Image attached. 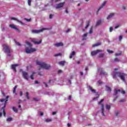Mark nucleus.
Masks as SVG:
<instances>
[{
    "label": "nucleus",
    "instance_id": "f257e3e1",
    "mask_svg": "<svg viewBox=\"0 0 127 127\" xmlns=\"http://www.w3.org/2000/svg\"><path fill=\"white\" fill-rule=\"evenodd\" d=\"M126 75V73H122L119 71H114L113 74L114 79H117V77H119V78H120V79H121L124 82H126V79L125 78Z\"/></svg>",
    "mask_w": 127,
    "mask_h": 127
},
{
    "label": "nucleus",
    "instance_id": "f03ea898",
    "mask_svg": "<svg viewBox=\"0 0 127 127\" xmlns=\"http://www.w3.org/2000/svg\"><path fill=\"white\" fill-rule=\"evenodd\" d=\"M36 64L38 66H40L41 68L45 69L46 70L50 69V67H51L50 64H47L41 61H36Z\"/></svg>",
    "mask_w": 127,
    "mask_h": 127
},
{
    "label": "nucleus",
    "instance_id": "7ed1b4c3",
    "mask_svg": "<svg viewBox=\"0 0 127 127\" xmlns=\"http://www.w3.org/2000/svg\"><path fill=\"white\" fill-rule=\"evenodd\" d=\"M9 98V96H7L6 97V98L5 99H0V102L1 103H4V106L3 107H2V108L1 109V111H2L3 112V116L4 117H5V115H6V114L5 113V107L6 106V104L7 103V101H8V98Z\"/></svg>",
    "mask_w": 127,
    "mask_h": 127
},
{
    "label": "nucleus",
    "instance_id": "20e7f679",
    "mask_svg": "<svg viewBox=\"0 0 127 127\" xmlns=\"http://www.w3.org/2000/svg\"><path fill=\"white\" fill-rule=\"evenodd\" d=\"M3 49L5 52V53H7L8 56L9 57H11V55L10 53H11V50L9 49V47H8V46L6 44L3 45Z\"/></svg>",
    "mask_w": 127,
    "mask_h": 127
},
{
    "label": "nucleus",
    "instance_id": "39448f33",
    "mask_svg": "<svg viewBox=\"0 0 127 127\" xmlns=\"http://www.w3.org/2000/svg\"><path fill=\"white\" fill-rule=\"evenodd\" d=\"M104 102V99H102L100 102L98 103V105H101V113L102 114V116H105V114L104 113V107L105 105L103 104Z\"/></svg>",
    "mask_w": 127,
    "mask_h": 127
},
{
    "label": "nucleus",
    "instance_id": "423d86ee",
    "mask_svg": "<svg viewBox=\"0 0 127 127\" xmlns=\"http://www.w3.org/2000/svg\"><path fill=\"white\" fill-rule=\"evenodd\" d=\"M46 28H43L41 29L40 30H33L32 31V33H34V34H38V33H40V32H42L43 31H44V30H46Z\"/></svg>",
    "mask_w": 127,
    "mask_h": 127
},
{
    "label": "nucleus",
    "instance_id": "0eeeda50",
    "mask_svg": "<svg viewBox=\"0 0 127 127\" xmlns=\"http://www.w3.org/2000/svg\"><path fill=\"white\" fill-rule=\"evenodd\" d=\"M26 53H27V54H29V53H32V52H35L36 51V49L33 48V49H28L26 48L25 49Z\"/></svg>",
    "mask_w": 127,
    "mask_h": 127
},
{
    "label": "nucleus",
    "instance_id": "6e6552de",
    "mask_svg": "<svg viewBox=\"0 0 127 127\" xmlns=\"http://www.w3.org/2000/svg\"><path fill=\"white\" fill-rule=\"evenodd\" d=\"M102 51H103L101 50H97L96 51H92L91 53V56H95V55H97L98 53L102 52Z\"/></svg>",
    "mask_w": 127,
    "mask_h": 127
},
{
    "label": "nucleus",
    "instance_id": "1a4fd4ad",
    "mask_svg": "<svg viewBox=\"0 0 127 127\" xmlns=\"http://www.w3.org/2000/svg\"><path fill=\"white\" fill-rule=\"evenodd\" d=\"M22 74L24 79H25L26 80L28 81V73H27V72L25 71H23Z\"/></svg>",
    "mask_w": 127,
    "mask_h": 127
},
{
    "label": "nucleus",
    "instance_id": "9d476101",
    "mask_svg": "<svg viewBox=\"0 0 127 127\" xmlns=\"http://www.w3.org/2000/svg\"><path fill=\"white\" fill-rule=\"evenodd\" d=\"M32 42H33V43H34V44L36 45H38V44H40L41 43V42H42V41L41 40H40L39 42L36 41V39H32L31 40Z\"/></svg>",
    "mask_w": 127,
    "mask_h": 127
},
{
    "label": "nucleus",
    "instance_id": "9b49d317",
    "mask_svg": "<svg viewBox=\"0 0 127 127\" xmlns=\"http://www.w3.org/2000/svg\"><path fill=\"white\" fill-rule=\"evenodd\" d=\"M98 71H100V75H107V72H106L105 71L103 70V68H98Z\"/></svg>",
    "mask_w": 127,
    "mask_h": 127
},
{
    "label": "nucleus",
    "instance_id": "f8f14e48",
    "mask_svg": "<svg viewBox=\"0 0 127 127\" xmlns=\"http://www.w3.org/2000/svg\"><path fill=\"white\" fill-rule=\"evenodd\" d=\"M65 3L64 2H62V3H60L59 4H57L56 8L57 9L58 8H61V7H63V6H64V4Z\"/></svg>",
    "mask_w": 127,
    "mask_h": 127
},
{
    "label": "nucleus",
    "instance_id": "ddd939ff",
    "mask_svg": "<svg viewBox=\"0 0 127 127\" xmlns=\"http://www.w3.org/2000/svg\"><path fill=\"white\" fill-rule=\"evenodd\" d=\"M106 3H107V1H105L101 5V6L98 8V9L97 10V12H99V11H100V10H101V9L103 8V7H104V6H105V5H106Z\"/></svg>",
    "mask_w": 127,
    "mask_h": 127
},
{
    "label": "nucleus",
    "instance_id": "4468645a",
    "mask_svg": "<svg viewBox=\"0 0 127 127\" xmlns=\"http://www.w3.org/2000/svg\"><path fill=\"white\" fill-rule=\"evenodd\" d=\"M18 66V64H12L11 65V69L14 71V72H16V67Z\"/></svg>",
    "mask_w": 127,
    "mask_h": 127
},
{
    "label": "nucleus",
    "instance_id": "2eb2a0df",
    "mask_svg": "<svg viewBox=\"0 0 127 127\" xmlns=\"http://www.w3.org/2000/svg\"><path fill=\"white\" fill-rule=\"evenodd\" d=\"M9 26L13 29H15V30H17V31H20V30H19V29H18L16 27L14 26V25L10 24Z\"/></svg>",
    "mask_w": 127,
    "mask_h": 127
},
{
    "label": "nucleus",
    "instance_id": "dca6fc26",
    "mask_svg": "<svg viewBox=\"0 0 127 127\" xmlns=\"http://www.w3.org/2000/svg\"><path fill=\"white\" fill-rule=\"evenodd\" d=\"M63 43H57L55 44V46H56V47H60V46H63Z\"/></svg>",
    "mask_w": 127,
    "mask_h": 127
},
{
    "label": "nucleus",
    "instance_id": "f3484780",
    "mask_svg": "<svg viewBox=\"0 0 127 127\" xmlns=\"http://www.w3.org/2000/svg\"><path fill=\"white\" fill-rule=\"evenodd\" d=\"M115 16V13H111L107 17V19H110V18H112L113 16Z\"/></svg>",
    "mask_w": 127,
    "mask_h": 127
},
{
    "label": "nucleus",
    "instance_id": "a211bd4d",
    "mask_svg": "<svg viewBox=\"0 0 127 127\" xmlns=\"http://www.w3.org/2000/svg\"><path fill=\"white\" fill-rule=\"evenodd\" d=\"M102 45V43L99 42V43H97L94 45H92V47H97V46H100V45Z\"/></svg>",
    "mask_w": 127,
    "mask_h": 127
},
{
    "label": "nucleus",
    "instance_id": "6ab92c4d",
    "mask_svg": "<svg viewBox=\"0 0 127 127\" xmlns=\"http://www.w3.org/2000/svg\"><path fill=\"white\" fill-rule=\"evenodd\" d=\"M89 90L91 91L92 93H94V94H96V90L93 89V87L91 86L89 87Z\"/></svg>",
    "mask_w": 127,
    "mask_h": 127
},
{
    "label": "nucleus",
    "instance_id": "aec40b11",
    "mask_svg": "<svg viewBox=\"0 0 127 127\" xmlns=\"http://www.w3.org/2000/svg\"><path fill=\"white\" fill-rule=\"evenodd\" d=\"M75 54H76V53H75V51L72 52V53L70 54V55L69 56L70 59L73 58V56H75Z\"/></svg>",
    "mask_w": 127,
    "mask_h": 127
},
{
    "label": "nucleus",
    "instance_id": "412c9836",
    "mask_svg": "<svg viewBox=\"0 0 127 127\" xmlns=\"http://www.w3.org/2000/svg\"><path fill=\"white\" fill-rule=\"evenodd\" d=\"M11 19H12V20H16V21H18V22H19L20 23L22 24V22H21V21H19L18 19H16V18L12 17L11 18Z\"/></svg>",
    "mask_w": 127,
    "mask_h": 127
},
{
    "label": "nucleus",
    "instance_id": "4be33fe9",
    "mask_svg": "<svg viewBox=\"0 0 127 127\" xmlns=\"http://www.w3.org/2000/svg\"><path fill=\"white\" fill-rule=\"evenodd\" d=\"M90 23H91V21H88V22H87L86 25L85 27V29H87L88 27H89V26H90Z\"/></svg>",
    "mask_w": 127,
    "mask_h": 127
},
{
    "label": "nucleus",
    "instance_id": "5701e85b",
    "mask_svg": "<svg viewBox=\"0 0 127 127\" xmlns=\"http://www.w3.org/2000/svg\"><path fill=\"white\" fill-rule=\"evenodd\" d=\"M16 88H17V85L15 86L13 88V94H15V95H17V94H16V93H15V92L16 91Z\"/></svg>",
    "mask_w": 127,
    "mask_h": 127
},
{
    "label": "nucleus",
    "instance_id": "b1692460",
    "mask_svg": "<svg viewBox=\"0 0 127 127\" xmlns=\"http://www.w3.org/2000/svg\"><path fill=\"white\" fill-rule=\"evenodd\" d=\"M12 110L13 111V112H14V113H16L17 114V113L18 112V110H17V109L15 108V107H12Z\"/></svg>",
    "mask_w": 127,
    "mask_h": 127
},
{
    "label": "nucleus",
    "instance_id": "393cba45",
    "mask_svg": "<svg viewBox=\"0 0 127 127\" xmlns=\"http://www.w3.org/2000/svg\"><path fill=\"white\" fill-rule=\"evenodd\" d=\"M106 91H107V92H111L112 91V89L111 88V87L108 86H106Z\"/></svg>",
    "mask_w": 127,
    "mask_h": 127
},
{
    "label": "nucleus",
    "instance_id": "a878e982",
    "mask_svg": "<svg viewBox=\"0 0 127 127\" xmlns=\"http://www.w3.org/2000/svg\"><path fill=\"white\" fill-rule=\"evenodd\" d=\"M25 43L27 45H28V46H29V47H32V44H31L29 42L26 41Z\"/></svg>",
    "mask_w": 127,
    "mask_h": 127
},
{
    "label": "nucleus",
    "instance_id": "bb28decb",
    "mask_svg": "<svg viewBox=\"0 0 127 127\" xmlns=\"http://www.w3.org/2000/svg\"><path fill=\"white\" fill-rule=\"evenodd\" d=\"M101 22H101V20H99L96 22V26H98L100 25V24H101Z\"/></svg>",
    "mask_w": 127,
    "mask_h": 127
},
{
    "label": "nucleus",
    "instance_id": "cd10ccee",
    "mask_svg": "<svg viewBox=\"0 0 127 127\" xmlns=\"http://www.w3.org/2000/svg\"><path fill=\"white\" fill-rule=\"evenodd\" d=\"M26 98H27V100H29V93L28 92H26Z\"/></svg>",
    "mask_w": 127,
    "mask_h": 127
},
{
    "label": "nucleus",
    "instance_id": "c85d7f7f",
    "mask_svg": "<svg viewBox=\"0 0 127 127\" xmlns=\"http://www.w3.org/2000/svg\"><path fill=\"white\" fill-rule=\"evenodd\" d=\"M62 54H61V53H58V54H55V55H54V56H55V57H58V56H62Z\"/></svg>",
    "mask_w": 127,
    "mask_h": 127
},
{
    "label": "nucleus",
    "instance_id": "c756f323",
    "mask_svg": "<svg viewBox=\"0 0 127 127\" xmlns=\"http://www.w3.org/2000/svg\"><path fill=\"white\" fill-rule=\"evenodd\" d=\"M87 35H88V33L84 34L83 36V38L82 39V40H86V39H85V37H87Z\"/></svg>",
    "mask_w": 127,
    "mask_h": 127
},
{
    "label": "nucleus",
    "instance_id": "7c9ffc66",
    "mask_svg": "<svg viewBox=\"0 0 127 127\" xmlns=\"http://www.w3.org/2000/svg\"><path fill=\"white\" fill-rule=\"evenodd\" d=\"M89 34H92L93 33V27H91L89 30Z\"/></svg>",
    "mask_w": 127,
    "mask_h": 127
},
{
    "label": "nucleus",
    "instance_id": "2f4dec72",
    "mask_svg": "<svg viewBox=\"0 0 127 127\" xmlns=\"http://www.w3.org/2000/svg\"><path fill=\"white\" fill-rule=\"evenodd\" d=\"M34 74H35V72H33L32 75L30 76V78L32 80H34V78L33 77V76H34Z\"/></svg>",
    "mask_w": 127,
    "mask_h": 127
},
{
    "label": "nucleus",
    "instance_id": "473e14b6",
    "mask_svg": "<svg viewBox=\"0 0 127 127\" xmlns=\"http://www.w3.org/2000/svg\"><path fill=\"white\" fill-rule=\"evenodd\" d=\"M120 59H118V58H115V59H114V62H120Z\"/></svg>",
    "mask_w": 127,
    "mask_h": 127
},
{
    "label": "nucleus",
    "instance_id": "72a5a7b5",
    "mask_svg": "<svg viewBox=\"0 0 127 127\" xmlns=\"http://www.w3.org/2000/svg\"><path fill=\"white\" fill-rule=\"evenodd\" d=\"M107 110H111V106L109 105H106V107Z\"/></svg>",
    "mask_w": 127,
    "mask_h": 127
},
{
    "label": "nucleus",
    "instance_id": "f704fd0d",
    "mask_svg": "<svg viewBox=\"0 0 127 127\" xmlns=\"http://www.w3.org/2000/svg\"><path fill=\"white\" fill-rule=\"evenodd\" d=\"M60 65H62V66H64V64H65V62H61L59 63Z\"/></svg>",
    "mask_w": 127,
    "mask_h": 127
},
{
    "label": "nucleus",
    "instance_id": "c9c22d12",
    "mask_svg": "<svg viewBox=\"0 0 127 127\" xmlns=\"http://www.w3.org/2000/svg\"><path fill=\"white\" fill-rule=\"evenodd\" d=\"M104 55H105L104 54H100L99 55V58H102V57H104Z\"/></svg>",
    "mask_w": 127,
    "mask_h": 127
},
{
    "label": "nucleus",
    "instance_id": "e433bc0d",
    "mask_svg": "<svg viewBox=\"0 0 127 127\" xmlns=\"http://www.w3.org/2000/svg\"><path fill=\"white\" fill-rule=\"evenodd\" d=\"M32 0H28V5H31V1Z\"/></svg>",
    "mask_w": 127,
    "mask_h": 127
},
{
    "label": "nucleus",
    "instance_id": "4c0bfd02",
    "mask_svg": "<svg viewBox=\"0 0 127 127\" xmlns=\"http://www.w3.org/2000/svg\"><path fill=\"white\" fill-rule=\"evenodd\" d=\"M24 20H26V21H27L28 22H29V21H31V19H27L26 18H25Z\"/></svg>",
    "mask_w": 127,
    "mask_h": 127
},
{
    "label": "nucleus",
    "instance_id": "58836bf2",
    "mask_svg": "<svg viewBox=\"0 0 127 127\" xmlns=\"http://www.w3.org/2000/svg\"><path fill=\"white\" fill-rule=\"evenodd\" d=\"M45 122H46V123H49V122H52V120L51 119H46L45 120Z\"/></svg>",
    "mask_w": 127,
    "mask_h": 127
},
{
    "label": "nucleus",
    "instance_id": "ea45409f",
    "mask_svg": "<svg viewBox=\"0 0 127 127\" xmlns=\"http://www.w3.org/2000/svg\"><path fill=\"white\" fill-rule=\"evenodd\" d=\"M11 121H12V118H8L6 119L7 122H10Z\"/></svg>",
    "mask_w": 127,
    "mask_h": 127
},
{
    "label": "nucleus",
    "instance_id": "a19ab883",
    "mask_svg": "<svg viewBox=\"0 0 127 127\" xmlns=\"http://www.w3.org/2000/svg\"><path fill=\"white\" fill-rule=\"evenodd\" d=\"M121 92L120 90H115V95H117L118 93H120Z\"/></svg>",
    "mask_w": 127,
    "mask_h": 127
},
{
    "label": "nucleus",
    "instance_id": "79ce46f5",
    "mask_svg": "<svg viewBox=\"0 0 127 127\" xmlns=\"http://www.w3.org/2000/svg\"><path fill=\"white\" fill-rule=\"evenodd\" d=\"M107 52H108L109 53H114V51H111V50H107Z\"/></svg>",
    "mask_w": 127,
    "mask_h": 127
},
{
    "label": "nucleus",
    "instance_id": "37998d69",
    "mask_svg": "<svg viewBox=\"0 0 127 127\" xmlns=\"http://www.w3.org/2000/svg\"><path fill=\"white\" fill-rule=\"evenodd\" d=\"M120 103H123V102H126V99H122L119 101Z\"/></svg>",
    "mask_w": 127,
    "mask_h": 127
},
{
    "label": "nucleus",
    "instance_id": "c03bdc74",
    "mask_svg": "<svg viewBox=\"0 0 127 127\" xmlns=\"http://www.w3.org/2000/svg\"><path fill=\"white\" fill-rule=\"evenodd\" d=\"M122 39H123V36L122 35L120 36L119 37L120 41H121Z\"/></svg>",
    "mask_w": 127,
    "mask_h": 127
},
{
    "label": "nucleus",
    "instance_id": "a18cd8bd",
    "mask_svg": "<svg viewBox=\"0 0 127 127\" xmlns=\"http://www.w3.org/2000/svg\"><path fill=\"white\" fill-rule=\"evenodd\" d=\"M113 31V27H110V32H112Z\"/></svg>",
    "mask_w": 127,
    "mask_h": 127
},
{
    "label": "nucleus",
    "instance_id": "49530a36",
    "mask_svg": "<svg viewBox=\"0 0 127 127\" xmlns=\"http://www.w3.org/2000/svg\"><path fill=\"white\" fill-rule=\"evenodd\" d=\"M15 43L17 45H18V46H20V43H19V42H15Z\"/></svg>",
    "mask_w": 127,
    "mask_h": 127
},
{
    "label": "nucleus",
    "instance_id": "de8ad7c7",
    "mask_svg": "<svg viewBox=\"0 0 127 127\" xmlns=\"http://www.w3.org/2000/svg\"><path fill=\"white\" fill-rule=\"evenodd\" d=\"M43 84L45 85L46 88H47V87H48V85H47V83H46V82H43Z\"/></svg>",
    "mask_w": 127,
    "mask_h": 127
},
{
    "label": "nucleus",
    "instance_id": "09e8293b",
    "mask_svg": "<svg viewBox=\"0 0 127 127\" xmlns=\"http://www.w3.org/2000/svg\"><path fill=\"white\" fill-rule=\"evenodd\" d=\"M38 74L39 75V76H42V72H39L38 73Z\"/></svg>",
    "mask_w": 127,
    "mask_h": 127
},
{
    "label": "nucleus",
    "instance_id": "8fccbe9b",
    "mask_svg": "<svg viewBox=\"0 0 127 127\" xmlns=\"http://www.w3.org/2000/svg\"><path fill=\"white\" fill-rule=\"evenodd\" d=\"M98 83L99 84V85H101V84H103V82H102L101 80L98 81Z\"/></svg>",
    "mask_w": 127,
    "mask_h": 127
},
{
    "label": "nucleus",
    "instance_id": "3c124183",
    "mask_svg": "<svg viewBox=\"0 0 127 127\" xmlns=\"http://www.w3.org/2000/svg\"><path fill=\"white\" fill-rule=\"evenodd\" d=\"M23 95V93H22V91H20V97L22 96Z\"/></svg>",
    "mask_w": 127,
    "mask_h": 127
},
{
    "label": "nucleus",
    "instance_id": "603ef678",
    "mask_svg": "<svg viewBox=\"0 0 127 127\" xmlns=\"http://www.w3.org/2000/svg\"><path fill=\"white\" fill-rule=\"evenodd\" d=\"M116 117H118V116H119V111L116 112Z\"/></svg>",
    "mask_w": 127,
    "mask_h": 127
},
{
    "label": "nucleus",
    "instance_id": "864d4df0",
    "mask_svg": "<svg viewBox=\"0 0 127 127\" xmlns=\"http://www.w3.org/2000/svg\"><path fill=\"white\" fill-rule=\"evenodd\" d=\"M115 55L116 56H120V55H122V53L116 54Z\"/></svg>",
    "mask_w": 127,
    "mask_h": 127
},
{
    "label": "nucleus",
    "instance_id": "5fc2aeb1",
    "mask_svg": "<svg viewBox=\"0 0 127 127\" xmlns=\"http://www.w3.org/2000/svg\"><path fill=\"white\" fill-rule=\"evenodd\" d=\"M121 93H122V94H126V91H125L124 90H122L121 91Z\"/></svg>",
    "mask_w": 127,
    "mask_h": 127
},
{
    "label": "nucleus",
    "instance_id": "6e6d98bb",
    "mask_svg": "<svg viewBox=\"0 0 127 127\" xmlns=\"http://www.w3.org/2000/svg\"><path fill=\"white\" fill-rule=\"evenodd\" d=\"M52 16H53V15L50 14V16H49V18H50V19H51V18H52Z\"/></svg>",
    "mask_w": 127,
    "mask_h": 127
},
{
    "label": "nucleus",
    "instance_id": "4d7b16f0",
    "mask_svg": "<svg viewBox=\"0 0 127 127\" xmlns=\"http://www.w3.org/2000/svg\"><path fill=\"white\" fill-rule=\"evenodd\" d=\"M35 84H39V82H38V81H37V80H35Z\"/></svg>",
    "mask_w": 127,
    "mask_h": 127
},
{
    "label": "nucleus",
    "instance_id": "13d9d810",
    "mask_svg": "<svg viewBox=\"0 0 127 127\" xmlns=\"http://www.w3.org/2000/svg\"><path fill=\"white\" fill-rule=\"evenodd\" d=\"M71 99H72V96H71V95H70V96L68 97V100H71Z\"/></svg>",
    "mask_w": 127,
    "mask_h": 127
},
{
    "label": "nucleus",
    "instance_id": "bf43d9fd",
    "mask_svg": "<svg viewBox=\"0 0 127 127\" xmlns=\"http://www.w3.org/2000/svg\"><path fill=\"white\" fill-rule=\"evenodd\" d=\"M62 70H59V71H58V73H59V74H60V73H62Z\"/></svg>",
    "mask_w": 127,
    "mask_h": 127
},
{
    "label": "nucleus",
    "instance_id": "052dcab7",
    "mask_svg": "<svg viewBox=\"0 0 127 127\" xmlns=\"http://www.w3.org/2000/svg\"><path fill=\"white\" fill-rule=\"evenodd\" d=\"M53 116H54V115H56V112H54L52 113Z\"/></svg>",
    "mask_w": 127,
    "mask_h": 127
},
{
    "label": "nucleus",
    "instance_id": "680f3d73",
    "mask_svg": "<svg viewBox=\"0 0 127 127\" xmlns=\"http://www.w3.org/2000/svg\"><path fill=\"white\" fill-rule=\"evenodd\" d=\"M97 99H99V96L97 97H95L93 98V100H97Z\"/></svg>",
    "mask_w": 127,
    "mask_h": 127
},
{
    "label": "nucleus",
    "instance_id": "e2e57ef3",
    "mask_svg": "<svg viewBox=\"0 0 127 127\" xmlns=\"http://www.w3.org/2000/svg\"><path fill=\"white\" fill-rule=\"evenodd\" d=\"M118 27H120V25H117L115 26V29H117V28H118Z\"/></svg>",
    "mask_w": 127,
    "mask_h": 127
},
{
    "label": "nucleus",
    "instance_id": "0e129e2a",
    "mask_svg": "<svg viewBox=\"0 0 127 127\" xmlns=\"http://www.w3.org/2000/svg\"><path fill=\"white\" fill-rule=\"evenodd\" d=\"M34 101H39V100L37 98H34Z\"/></svg>",
    "mask_w": 127,
    "mask_h": 127
},
{
    "label": "nucleus",
    "instance_id": "69168bd1",
    "mask_svg": "<svg viewBox=\"0 0 127 127\" xmlns=\"http://www.w3.org/2000/svg\"><path fill=\"white\" fill-rule=\"evenodd\" d=\"M67 127H71V125H70V124L68 123L67 124Z\"/></svg>",
    "mask_w": 127,
    "mask_h": 127
},
{
    "label": "nucleus",
    "instance_id": "338daca9",
    "mask_svg": "<svg viewBox=\"0 0 127 127\" xmlns=\"http://www.w3.org/2000/svg\"><path fill=\"white\" fill-rule=\"evenodd\" d=\"M70 31V29H68L66 31V32H69Z\"/></svg>",
    "mask_w": 127,
    "mask_h": 127
},
{
    "label": "nucleus",
    "instance_id": "774afa93",
    "mask_svg": "<svg viewBox=\"0 0 127 127\" xmlns=\"http://www.w3.org/2000/svg\"><path fill=\"white\" fill-rule=\"evenodd\" d=\"M65 11L66 13H68V10L67 9H65Z\"/></svg>",
    "mask_w": 127,
    "mask_h": 127
}]
</instances>
